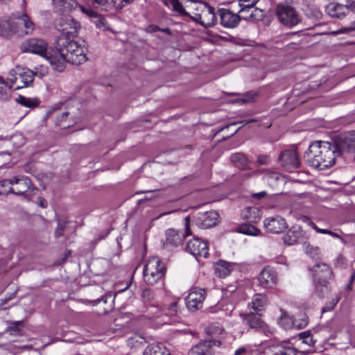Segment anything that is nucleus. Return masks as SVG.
<instances>
[{"label":"nucleus","mask_w":355,"mask_h":355,"mask_svg":"<svg viewBox=\"0 0 355 355\" xmlns=\"http://www.w3.org/2000/svg\"><path fill=\"white\" fill-rule=\"evenodd\" d=\"M178 311V300H174L168 306L166 313L171 316H176Z\"/></svg>","instance_id":"obj_42"},{"label":"nucleus","mask_w":355,"mask_h":355,"mask_svg":"<svg viewBox=\"0 0 355 355\" xmlns=\"http://www.w3.org/2000/svg\"><path fill=\"white\" fill-rule=\"evenodd\" d=\"M267 304V299L265 295L257 293L252 297V302L248 304V307L257 312L261 311Z\"/></svg>","instance_id":"obj_28"},{"label":"nucleus","mask_w":355,"mask_h":355,"mask_svg":"<svg viewBox=\"0 0 355 355\" xmlns=\"http://www.w3.org/2000/svg\"><path fill=\"white\" fill-rule=\"evenodd\" d=\"M116 0H92L98 8L104 10H115Z\"/></svg>","instance_id":"obj_36"},{"label":"nucleus","mask_w":355,"mask_h":355,"mask_svg":"<svg viewBox=\"0 0 355 355\" xmlns=\"http://www.w3.org/2000/svg\"><path fill=\"white\" fill-rule=\"evenodd\" d=\"M231 270V264L225 261H219L215 266V274L220 278L228 276L230 274Z\"/></svg>","instance_id":"obj_30"},{"label":"nucleus","mask_w":355,"mask_h":355,"mask_svg":"<svg viewBox=\"0 0 355 355\" xmlns=\"http://www.w3.org/2000/svg\"><path fill=\"white\" fill-rule=\"evenodd\" d=\"M189 222V217H186L184 218L185 235L174 229H169L166 230V241L164 243V246L165 248L177 247L181 245L183 242L184 236L191 234Z\"/></svg>","instance_id":"obj_11"},{"label":"nucleus","mask_w":355,"mask_h":355,"mask_svg":"<svg viewBox=\"0 0 355 355\" xmlns=\"http://www.w3.org/2000/svg\"><path fill=\"white\" fill-rule=\"evenodd\" d=\"M257 121H258L257 119H250V120H243V121H241L240 122H236V123H232L230 125H225L223 128H222L219 131H223L225 129L229 128L230 126L234 125H236V124L240 123V124H242L243 125H247L248 123H256Z\"/></svg>","instance_id":"obj_48"},{"label":"nucleus","mask_w":355,"mask_h":355,"mask_svg":"<svg viewBox=\"0 0 355 355\" xmlns=\"http://www.w3.org/2000/svg\"><path fill=\"white\" fill-rule=\"evenodd\" d=\"M310 225L318 233L327 234V230L319 228L314 223L310 221Z\"/></svg>","instance_id":"obj_52"},{"label":"nucleus","mask_w":355,"mask_h":355,"mask_svg":"<svg viewBox=\"0 0 355 355\" xmlns=\"http://www.w3.org/2000/svg\"><path fill=\"white\" fill-rule=\"evenodd\" d=\"M304 232L300 227H292L283 236L284 243L288 245H293L304 240Z\"/></svg>","instance_id":"obj_21"},{"label":"nucleus","mask_w":355,"mask_h":355,"mask_svg":"<svg viewBox=\"0 0 355 355\" xmlns=\"http://www.w3.org/2000/svg\"><path fill=\"white\" fill-rule=\"evenodd\" d=\"M240 129V128H239L237 130H234L232 134H231V136H233L237 132L238 130Z\"/></svg>","instance_id":"obj_63"},{"label":"nucleus","mask_w":355,"mask_h":355,"mask_svg":"<svg viewBox=\"0 0 355 355\" xmlns=\"http://www.w3.org/2000/svg\"><path fill=\"white\" fill-rule=\"evenodd\" d=\"M49 58L53 69L61 72L65 69L67 62L76 65L85 62L87 60L86 49L74 39L58 37L55 49Z\"/></svg>","instance_id":"obj_1"},{"label":"nucleus","mask_w":355,"mask_h":355,"mask_svg":"<svg viewBox=\"0 0 355 355\" xmlns=\"http://www.w3.org/2000/svg\"><path fill=\"white\" fill-rule=\"evenodd\" d=\"M312 272L315 279V291L320 297H323L330 289L329 280L334 278L332 269L329 265L320 263L313 267Z\"/></svg>","instance_id":"obj_4"},{"label":"nucleus","mask_w":355,"mask_h":355,"mask_svg":"<svg viewBox=\"0 0 355 355\" xmlns=\"http://www.w3.org/2000/svg\"><path fill=\"white\" fill-rule=\"evenodd\" d=\"M186 250L196 258L198 257L206 258L209 255L207 242L197 237L188 241Z\"/></svg>","instance_id":"obj_15"},{"label":"nucleus","mask_w":355,"mask_h":355,"mask_svg":"<svg viewBox=\"0 0 355 355\" xmlns=\"http://www.w3.org/2000/svg\"><path fill=\"white\" fill-rule=\"evenodd\" d=\"M277 272L273 268L267 266L261 271L259 282L264 288H272L277 284Z\"/></svg>","instance_id":"obj_19"},{"label":"nucleus","mask_w":355,"mask_h":355,"mask_svg":"<svg viewBox=\"0 0 355 355\" xmlns=\"http://www.w3.org/2000/svg\"><path fill=\"white\" fill-rule=\"evenodd\" d=\"M344 33L343 31H336V32H333L334 34H338V33Z\"/></svg>","instance_id":"obj_64"},{"label":"nucleus","mask_w":355,"mask_h":355,"mask_svg":"<svg viewBox=\"0 0 355 355\" xmlns=\"http://www.w3.org/2000/svg\"><path fill=\"white\" fill-rule=\"evenodd\" d=\"M263 173H264V178L269 182L270 180H278L279 178V175L278 173L275 172L269 171L268 170H263Z\"/></svg>","instance_id":"obj_45"},{"label":"nucleus","mask_w":355,"mask_h":355,"mask_svg":"<svg viewBox=\"0 0 355 355\" xmlns=\"http://www.w3.org/2000/svg\"><path fill=\"white\" fill-rule=\"evenodd\" d=\"M11 191L10 193L24 196L29 200L33 195L35 194L37 188L35 187L29 178L26 176H16L11 179Z\"/></svg>","instance_id":"obj_7"},{"label":"nucleus","mask_w":355,"mask_h":355,"mask_svg":"<svg viewBox=\"0 0 355 355\" xmlns=\"http://www.w3.org/2000/svg\"><path fill=\"white\" fill-rule=\"evenodd\" d=\"M35 73L31 69L17 67L10 74L9 80L12 85L8 86L4 80L0 77V96L3 101L10 98L11 95V87L14 89H19L29 87L32 85Z\"/></svg>","instance_id":"obj_3"},{"label":"nucleus","mask_w":355,"mask_h":355,"mask_svg":"<svg viewBox=\"0 0 355 355\" xmlns=\"http://www.w3.org/2000/svg\"><path fill=\"white\" fill-rule=\"evenodd\" d=\"M279 322L283 328L287 329L290 328H296L298 329L304 328L308 324V317L306 315H302V318L299 320L293 319L292 317L283 314L279 320Z\"/></svg>","instance_id":"obj_18"},{"label":"nucleus","mask_w":355,"mask_h":355,"mask_svg":"<svg viewBox=\"0 0 355 355\" xmlns=\"http://www.w3.org/2000/svg\"><path fill=\"white\" fill-rule=\"evenodd\" d=\"M257 164L259 165H268L270 162V158L266 155H260L257 156Z\"/></svg>","instance_id":"obj_46"},{"label":"nucleus","mask_w":355,"mask_h":355,"mask_svg":"<svg viewBox=\"0 0 355 355\" xmlns=\"http://www.w3.org/2000/svg\"><path fill=\"white\" fill-rule=\"evenodd\" d=\"M279 162L289 171H293L300 166L298 155L294 149L282 151L279 157Z\"/></svg>","instance_id":"obj_16"},{"label":"nucleus","mask_w":355,"mask_h":355,"mask_svg":"<svg viewBox=\"0 0 355 355\" xmlns=\"http://www.w3.org/2000/svg\"><path fill=\"white\" fill-rule=\"evenodd\" d=\"M299 338L302 340V343L309 346H313L315 344L314 340L311 335L309 331H305L299 334Z\"/></svg>","instance_id":"obj_41"},{"label":"nucleus","mask_w":355,"mask_h":355,"mask_svg":"<svg viewBox=\"0 0 355 355\" xmlns=\"http://www.w3.org/2000/svg\"><path fill=\"white\" fill-rule=\"evenodd\" d=\"M16 102L24 107H26L31 109L38 107L40 103V101L37 98H28L21 95H19L16 98Z\"/></svg>","instance_id":"obj_31"},{"label":"nucleus","mask_w":355,"mask_h":355,"mask_svg":"<svg viewBox=\"0 0 355 355\" xmlns=\"http://www.w3.org/2000/svg\"><path fill=\"white\" fill-rule=\"evenodd\" d=\"M11 179L3 180L0 181V195H6L11 191Z\"/></svg>","instance_id":"obj_40"},{"label":"nucleus","mask_w":355,"mask_h":355,"mask_svg":"<svg viewBox=\"0 0 355 355\" xmlns=\"http://www.w3.org/2000/svg\"><path fill=\"white\" fill-rule=\"evenodd\" d=\"M218 218V214L215 211H209L200 214L198 219L202 227L207 229L214 226Z\"/></svg>","instance_id":"obj_25"},{"label":"nucleus","mask_w":355,"mask_h":355,"mask_svg":"<svg viewBox=\"0 0 355 355\" xmlns=\"http://www.w3.org/2000/svg\"><path fill=\"white\" fill-rule=\"evenodd\" d=\"M38 205L40 207H41L42 208H46L47 207V202L44 198L39 197L38 198Z\"/></svg>","instance_id":"obj_55"},{"label":"nucleus","mask_w":355,"mask_h":355,"mask_svg":"<svg viewBox=\"0 0 355 355\" xmlns=\"http://www.w3.org/2000/svg\"><path fill=\"white\" fill-rule=\"evenodd\" d=\"M55 28L61 33L58 37L74 39L78 34L79 24L70 17H61L55 22Z\"/></svg>","instance_id":"obj_9"},{"label":"nucleus","mask_w":355,"mask_h":355,"mask_svg":"<svg viewBox=\"0 0 355 355\" xmlns=\"http://www.w3.org/2000/svg\"><path fill=\"white\" fill-rule=\"evenodd\" d=\"M250 101V98H243L241 99V101L243 103H247V102H249Z\"/></svg>","instance_id":"obj_60"},{"label":"nucleus","mask_w":355,"mask_h":355,"mask_svg":"<svg viewBox=\"0 0 355 355\" xmlns=\"http://www.w3.org/2000/svg\"><path fill=\"white\" fill-rule=\"evenodd\" d=\"M267 193L265 191L258 192V193H252V198L254 199H261L266 196Z\"/></svg>","instance_id":"obj_53"},{"label":"nucleus","mask_w":355,"mask_h":355,"mask_svg":"<svg viewBox=\"0 0 355 355\" xmlns=\"http://www.w3.org/2000/svg\"><path fill=\"white\" fill-rule=\"evenodd\" d=\"M261 173H263V170H254L246 174V176L247 178H251L254 176H258Z\"/></svg>","instance_id":"obj_54"},{"label":"nucleus","mask_w":355,"mask_h":355,"mask_svg":"<svg viewBox=\"0 0 355 355\" xmlns=\"http://www.w3.org/2000/svg\"><path fill=\"white\" fill-rule=\"evenodd\" d=\"M23 326L24 323L22 321L13 322L8 327L7 331L12 336L21 335Z\"/></svg>","instance_id":"obj_37"},{"label":"nucleus","mask_w":355,"mask_h":355,"mask_svg":"<svg viewBox=\"0 0 355 355\" xmlns=\"http://www.w3.org/2000/svg\"><path fill=\"white\" fill-rule=\"evenodd\" d=\"M333 232H331V231H330V230H327V234H329V235H330V236H331V234H332V233H333Z\"/></svg>","instance_id":"obj_62"},{"label":"nucleus","mask_w":355,"mask_h":355,"mask_svg":"<svg viewBox=\"0 0 355 355\" xmlns=\"http://www.w3.org/2000/svg\"><path fill=\"white\" fill-rule=\"evenodd\" d=\"M345 263V258L342 254H339L335 260L336 266H340Z\"/></svg>","instance_id":"obj_51"},{"label":"nucleus","mask_w":355,"mask_h":355,"mask_svg":"<svg viewBox=\"0 0 355 355\" xmlns=\"http://www.w3.org/2000/svg\"><path fill=\"white\" fill-rule=\"evenodd\" d=\"M20 49L22 52L37 54L46 59L49 62V56L51 55L54 50L48 51V43L45 40L39 38H31L25 40L21 43Z\"/></svg>","instance_id":"obj_6"},{"label":"nucleus","mask_w":355,"mask_h":355,"mask_svg":"<svg viewBox=\"0 0 355 355\" xmlns=\"http://www.w3.org/2000/svg\"><path fill=\"white\" fill-rule=\"evenodd\" d=\"M331 236L334 237V238L341 239L340 235L336 233V232H333L332 234H331Z\"/></svg>","instance_id":"obj_58"},{"label":"nucleus","mask_w":355,"mask_h":355,"mask_svg":"<svg viewBox=\"0 0 355 355\" xmlns=\"http://www.w3.org/2000/svg\"><path fill=\"white\" fill-rule=\"evenodd\" d=\"M263 225L266 231L271 234H280L288 227L286 220L279 216L266 218Z\"/></svg>","instance_id":"obj_17"},{"label":"nucleus","mask_w":355,"mask_h":355,"mask_svg":"<svg viewBox=\"0 0 355 355\" xmlns=\"http://www.w3.org/2000/svg\"><path fill=\"white\" fill-rule=\"evenodd\" d=\"M135 0H116L115 10H121L123 6L132 3Z\"/></svg>","instance_id":"obj_50"},{"label":"nucleus","mask_w":355,"mask_h":355,"mask_svg":"<svg viewBox=\"0 0 355 355\" xmlns=\"http://www.w3.org/2000/svg\"><path fill=\"white\" fill-rule=\"evenodd\" d=\"M166 268L164 263L157 257L148 259L143 268V279L148 285H155L164 277Z\"/></svg>","instance_id":"obj_5"},{"label":"nucleus","mask_w":355,"mask_h":355,"mask_svg":"<svg viewBox=\"0 0 355 355\" xmlns=\"http://www.w3.org/2000/svg\"><path fill=\"white\" fill-rule=\"evenodd\" d=\"M271 349L274 355H297L296 349L286 343L274 345Z\"/></svg>","instance_id":"obj_27"},{"label":"nucleus","mask_w":355,"mask_h":355,"mask_svg":"<svg viewBox=\"0 0 355 355\" xmlns=\"http://www.w3.org/2000/svg\"><path fill=\"white\" fill-rule=\"evenodd\" d=\"M220 23L224 27L234 28L236 26L241 19L246 21H253L256 19L255 14L251 12L248 15H238L234 14L230 10L225 8L219 10Z\"/></svg>","instance_id":"obj_10"},{"label":"nucleus","mask_w":355,"mask_h":355,"mask_svg":"<svg viewBox=\"0 0 355 355\" xmlns=\"http://www.w3.org/2000/svg\"><path fill=\"white\" fill-rule=\"evenodd\" d=\"M321 15H322V14H321V12H318V11H317V12H316V17H321Z\"/></svg>","instance_id":"obj_61"},{"label":"nucleus","mask_w":355,"mask_h":355,"mask_svg":"<svg viewBox=\"0 0 355 355\" xmlns=\"http://www.w3.org/2000/svg\"><path fill=\"white\" fill-rule=\"evenodd\" d=\"M276 15L279 21L286 26L292 28L301 21L300 13L293 7L279 4L277 6Z\"/></svg>","instance_id":"obj_8"},{"label":"nucleus","mask_w":355,"mask_h":355,"mask_svg":"<svg viewBox=\"0 0 355 355\" xmlns=\"http://www.w3.org/2000/svg\"><path fill=\"white\" fill-rule=\"evenodd\" d=\"M355 279V271L352 273L351 278H350V283L352 284Z\"/></svg>","instance_id":"obj_59"},{"label":"nucleus","mask_w":355,"mask_h":355,"mask_svg":"<svg viewBox=\"0 0 355 355\" xmlns=\"http://www.w3.org/2000/svg\"><path fill=\"white\" fill-rule=\"evenodd\" d=\"M12 18L16 20L15 24L18 28L17 33L19 35H31L35 31V24L26 13H14Z\"/></svg>","instance_id":"obj_13"},{"label":"nucleus","mask_w":355,"mask_h":355,"mask_svg":"<svg viewBox=\"0 0 355 355\" xmlns=\"http://www.w3.org/2000/svg\"><path fill=\"white\" fill-rule=\"evenodd\" d=\"M206 291L203 288H191L186 297V304L189 310L196 311L202 307Z\"/></svg>","instance_id":"obj_14"},{"label":"nucleus","mask_w":355,"mask_h":355,"mask_svg":"<svg viewBox=\"0 0 355 355\" xmlns=\"http://www.w3.org/2000/svg\"><path fill=\"white\" fill-rule=\"evenodd\" d=\"M170 1L175 11L184 15H187L179 0H170Z\"/></svg>","instance_id":"obj_43"},{"label":"nucleus","mask_w":355,"mask_h":355,"mask_svg":"<svg viewBox=\"0 0 355 355\" xmlns=\"http://www.w3.org/2000/svg\"><path fill=\"white\" fill-rule=\"evenodd\" d=\"M259 0H239V6L241 9L240 13H244L252 9Z\"/></svg>","instance_id":"obj_38"},{"label":"nucleus","mask_w":355,"mask_h":355,"mask_svg":"<svg viewBox=\"0 0 355 355\" xmlns=\"http://www.w3.org/2000/svg\"><path fill=\"white\" fill-rule=\"evenodd\" d=\"M346 147L347 149L354 150L355 149V130L347 132L343 139V148Z\"/></svg>","instance_id":"obj_35"},{"label":"nucleus","mask_w":355,"mask_h":355,"mask_svg":"<svg viewBox=\"0 0 355 355\" xmlns=\"http://www.w3.org/2000/svg\"><path fill=\"white\" fill-rule=\"evenodd\" d=\"M230 160L236 167L241 170L248 168L250 163L249 159L243 153H236L232 154L230 157Z\"/></svg>","instance_id":"obj_26"},{"label":"nucleus","mask_w":355,"mask_h":355,"mask_svg":"<svg viewBox=\"0 0 355 355\" xmlns=\"http://www.w3.org/2000/svg\"><path fill=\"white\" fill-rule=\"evenodd\" d=\"M144 355H170V354L164 346L153 345L146 348Z\"/></svg>","instance_id":"obj_33"},{"label":"nucleus","mask_w":355,"mask_h":355,"mask_svg":"<svg viewBox=\"0 0 355 355\" xmlns=\"http://www.w3.org/2000/svg\"><path fill=\"white\" fill-rule=\"evenodd\" d=\"M240 315L243 319V322L248 325L252 329H263L265 326L264 322L261 320L259 315L257 313H241Z\"/></svg>","instance_id":"obj_24"},{"label":"nucleus","mask_w":355,"mask_h":355,"mask_svg":"<svg viewBox=\"0 0 355 355\" xmlns=\"http://www.w3.org/2000/svg\"><path fill=\"white\" fill-rule=\"evenodd\" d=\"M237 232L250 236H257L260 233L259 230L255 226L248 223L239 225L237 228Z\"/></svg>","instance_id":"obj_34"},{"label":"nucleus","mask_w":355,"mask_h":355,"mask_svg":"<svg viewBox=\"0 0 355 355\" xmlns=\"http://www.w3.org/2000/svg\"><path fill=\"white\" fill-rule=\"evenodd\" d=\"M247 352V349L244 347H239L235 351L234 355H245Z\"/></svg>","instance_id":"obj_56"},{"label":"nucleus","mask_w":355,"mask_h":355,"mask_svg":"<svg viewBox=\"0 0 355 355\" xmlns=\"http://www.w3.org/2000/svg\"><path fill=\"white\" fill-rule=\"evenodd\" d=\"M53 5L58 11L64 12L69 11L73 8V0H53Z\"/></svg>","instance_id":"obj_32"},{"label":"nucleus","mask_w":355,"mask_h":355,"mask_svg":"<svg viewBox=\"0 0 355 355\" xmlns=\"http://www.w3.org/2000/svg\"><path fill=\"white\" fill-rule=\"evenodd\" d=\"M80 9L82 12L89 17L98 18L99 17V15L91 8L80 6Z\"/></svg>","instance_id":"obj_44"},{"label":"nucleus","mask_w":355,"mask_h":355,"mask_svg":"<svg viewBox=\"0 0 355 355\" xmlns=\"http://www.w3.org/2000/svg\"><path fill=\"white\" fill-rule=\"evenodd\" d=\"M340 300V296L339 295H335L331 300L327 302L325 305L322 309V313H325L328 311H331L334 309L337 303Z\"/></svg>","instance_id":"obj_39"},{"label":"nucleus","mask_w":355,"mask_h":355,"mask_svg":"<svg viewBox=\"0 0 355 355\" xmlns=\"http://www.w3.org/2000/svg\"><path fill=\"white\" fill-rule=\"evenodd\" d=\"M242 216L250 223H257L261 218L260 210L257 207H246L242 212Z\"/></svg>","instance_id":"obj_29"},{"label":"nucleus","mask_w":355,"mask_h":355,"mask_svg":"<svg viewBox=\"0 0 355 355\" xmlns=\"http://www.w3.org/2000/svg\"><path fill=\"white\" fill-rule=\"evenodd\" d=\"M142 297L144 302L151 301L154 297L153 291L148 288L144 289L142 291Z\"/></svg>","instance_id":"obj_47"},{"label":"nucleus","mask_w":355,"mask_h":355,"mask_svg":"<svg viewBox=\"0 0 355 355\" xmlns=\"http://www.w3.org/2000/svg\"><path fill=\"white\" fill-rule=\"evenodd\" d=\"M200 8L201 12L196 14L195 19L204 26H210L215 19L214 9L206 4L200 5Z\"/></svg>","instance_id":"obj_22"},{"label":"nucleus","mask_w":355,"mask_h":355,"mask_svg":"<svg viewBox=\"0 0 355 355\" xmlns=\"http://www.w3.org/2000/svg\"><path fill=\"white\" fill-rule=\"evenodd\" d=\"M220 343L217 340H204L193 346L189 352L188 355H212L211 347L214 345L219 346Z\"/></svg>","instance_id":"obj_20"},{"label":"nucleus","mask_w":355,"mask_h":355,"mask_svg":"<svg viewBox=\"0 0 355 355\" xmlns=\"http://www.w3.org/2000/svg\"><path fill=\"white\" fill-rule=\"evenodd\" d=\"M69 115V112H63L61 114V115L59 116V121H63L64 120H65L66 117Z\"/></svg>","instance_id":"obj_57"},{"label":"nucleus","mask_w":355,"mask_h":355,"mask_svg":"<svg viewBox=\"0 0 355 355\" xmlns=\"http://www.w3.org/2000/svg\"><path fill=\"white\" fill-rule=\"evenodd\" d=\"M17 31L15 21L6 17H0V37L10 38Z\"/></svg>","instance_id":"obj_23"},{"label":"nucleus","mask_w":355,"mask_h":355,"mask_svg":"<svg viewBox=\"0 0 355 355\" xmlns=\"http://www.w3.org/2000/svg\"><path fill=\"white\" fill-rule=\"evenodd\" d=\"M339 155L340 151L336 144L317 141L309 146L304 158L309 166L319 170H324L335 164L336 157Z\"/></svg>","instance_id":"obj_2"},{"label":"nucleus","mask_w":355,"mask_h":355,"mask_svg":"<svg viewBox=\"0 0 355 355\" xmlns=\"http://www.w3.org/2000/svg\"><path fill=\"white\" fill-rule=\"evenodd\" d=\"M65 227V222L59 221L58 223V227L55 231V234L58 237H60L63 235V231Z\"/></svg>","instance_id":"obj_49"},{"label":"nucleus","mask_w":355,"mask_h":355,"mask_svg":"<svg viewBox=\"0 0 355 355\" xmlns=\"http://www.w3.org/2000/svg\"><path fill=\"white\" fill-rule=\"evenodd\" d=\"M346 1L345 6L336 2L329 3L325 8L326 13L333 18L341 19L347 15L349 10L355 12V0Z\"/></svg>","instance_id":"obj_12"}]
</instances>
